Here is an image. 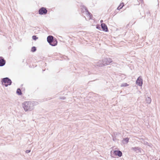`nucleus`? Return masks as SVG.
Instances as JSON below:
<instances>
[{
    "instance_id": "1",
    "label": "nucleus",
    "mask_w": 160,
    "mask_h": 160,
    "mask_svg": "<svg viewBox=\"0 0 160 160\" xmlns=\"http://www.w3.org/2000/svg\"><path fill=\"white\" fill-rule=\"evenodd\" d=\"M22 107L26 112L30 111L34 109V105L31 102L26 101L22 103Z\"/></svg>"
},
{
    "instance_id": "2",
    "label": "nucleus",
    "mask_w": 160,
    "mask_h": 160,
    "mask_svg": "<svg viewBox=\"0 0 160 160\" xmlns=\"http://www.w3.org/2000/svg\"><path fill=\"white\" fill-rule=\"evenodd\" d=\"M47 41L49 44L52 46H55L57 45V40L52 36H48L47 38Z\"/></svg>"
},
{
    "instance_id": "3",
    "label": "nucleus",
    "mask_w": 160,
    "mask_h": 160,
    "mask_svg": "<svg viewBox=\"0 0 160 160\" xmlns=\"http://www.w3.org/2000/svg\"><path fill=\"white\" fill-rule=\"evenodd\" d=\"M1 82L2 84L5 87L11 85L12 83L11 80L8 78L6 77L2 78Z\"/></svg>"
},
{
    "instance_id": "4",
    "label": "nucleus",
    "mask_w": 160,
    "mask_h": 160,
    "mask_svg": "<svg viewBox=\"0 0 160 160\" xmlns=\"http://www.w3.org/2000/svg\"><path fill=\"white\" fill-rule=\"evenodd\" d=\"M112 60L111 58H106L103 59L102 62V63L101 64L100 66H106L109 64L110 63L112 62Z\"/></svg>"
},
{
    "instance_id": "5",
    "label": "nucleus",
    "mask_w": 160,
    "mask_h": 160,
    "mask_svg": "<svg viewBox=\"0 0 160 160\" xmlns=\"http://www.w3.org/2000/svg\"><path fill=\"white\" fill-rule=\"evenodd\" d=\"M81 9L82 13H84L85 12H86L87 14L88 15L90 19H92L91 17H92V15L91 13L88 11V8L85 6L84 5L82 6Z\"/></svg>"
},
{
    "instance_id": "6",
    "label": "nucleus",
    "mask_w": 160,
    "mask_h": 160,
    "mask_svg": "<svg viewBox=\"0 0 160 160\" xmlns=\"http://www.w3.org/2000/svg\"><path fill=\"white\" fill-rule=\"evenodd\" d=\"M48 10H47L46 8L43 7H42L38 10V12L40 15H45L47 13Z\"/></svg>"
},
{
    "instance_id": "7",
    "label": "nucleus",
    "mask_w": 160,
    "mask_h": 160,
    "mask_svg": "<svg viewBox=\"0 0 160 160\" xmlns=\"http://www.w3.org/2000/svg\"><path fill=\"white\" fill-rule=\"evenodd\" d=\"M136 84L140 86H142V85L143 80L140 77H139L136 80Z\"/></svg>"
},
{
    "instance_id": "8",
    "label": "nucleus",
    "mask_w": 160,
    "mask_h": 160,
    "mask_svg": "<svg viewBox=\"0 0 160 160\" xmlns=\"http://www.w3.org/2000/svg\"><path fill=\"white\" fill-rule=\"evenodd\" d=\"M101 28L102 29V31L105 32L108 31V28L106 24L104 23H102L101 24Z\"/></svg>"
},
{
    "instance_id": "9",
    "label": "nucleus",
    "mask_w": 160,
    "mask_h": 160,
    "mask_svg": "<svg viewBox=\"0 0 160 160\" xmlns=\"http://www.w3.org/2000/svg\"><path fill=\"white\" fill-rule=\"evenodd\" d=\"M113 154L115 156L121 157L122 155V152L120 150H115L113 151Z\"/></svg>"
},
{
    "instance_id": "10",
    "label": "nucleus",
    "mask_w": 160,
    "mask_h": 160,
    "mask_svg": "<svg viewBox=\"0 0 160 160\" xmlns=\"http://www.w3.org/2000/svg\"><path fill=\"white\" fill-rule=\"evenodd\" d=\"M132 149L137 152L142 153V151H143V150L142 148L139 147L132 148Z\"/></svg>"
},
{
    "instance_id": "11",
    "label": "nucleus",
    "mask_w": 160,
    "mask_h": 160,
    "mask_svg": "<svg viewBox=\"0 0 160 160\" xmlns=\"http://www.w3.org/2000/svg\"><path fill=\"white\" fill-rule=\"evenodd\" d=\"M6 63V61L2 57H0V66H4Z\"/></svg>"
},
{
    "instance_id": "12",
    "label": "nucleus",
    "mask_w": 160,
    "mask_h": 160,
    "mask_svg": "<svg viewBox=\"0 0 160 160\" xmlns=\"http://www.w3.org/2000/svg\"><path fill=\"white\" fill-rule=\"evenodd\" d=\"M129 140V138H125L123 139V140L122 141V142L123 144H127V143L128 142Z\"/></svg>"
},
{
    "instance_id": "13",
    "label": "nucleus",
    "mask_w": 160,
    "mask_h": 160,
    "mask_svg": "<svg viewBox=\"0 0 160 160\" xmlns=\"http://www.w3.org/2000/svg\"><path fill=\"white\" fill-rule=\"evenodd\" d=\"M16 93L18 95H21L22 94L21 90V89L19 88H18L17 89L16 91Z\"/></svg>"
},
{
    "instance_id": "14",
    "label": "nucleus",
    "mask_w": 160,
    "mask_h": 160,
    "mask_svg": "<svg viewBox=\"0 0 160 160\" xmlns=\"http://www.w3.org/2000/svg\"><path fill=\"white\" fill-rule=\"evenodd\" d=\"M124 6V3L123 2L121 3L119 6L118 7L117 9L119 10L122 8L123 6Z\"/></svg>"
},
{
    "instance_id": "15",
    "label": "nucleus",
    "mask_w": 160,
    "mask_h": 160,
    "mask_svg": "<svg viewBox=\"0 0 160 160\" xmlns=\"http://www.w3.org/2000/svg\"><path fill=\"white\" fill-rule=\"evenodd\" d=\"M146 101L147 103L150 104L151 101V99L150 97H148L146 98Z\"/></svg>"
},
{
    "instance_id": "16",
    "label": "nucleus",
    "mask_w": 160,
    "mask_h": 160,
    "mask_svg": "<svg viewBox=\"0 0 160 160\" xmlns=\"http://www.w3.org/2000/svg\"><path fill=\"white\" fill-rule=\"evenodd\" d=\"M37 50L36 48L35 47L33 46L32 47L31 49V52H35Z\"/></svg>"
},
{
    "instance_id": "17",
    "label": "nucleus",
    "mask_w": 160,
    "mask_h": 160,
    "mask_svg": "<svg viewBox=\"0 0 160 160\" xmlns=\"http://www.w3.org/2000/svg\"><path fill=\"white\" fill-rule=\"evenodd\" d=\"M96 28L99 30H101V25H100L99 24H97L96 26Z\"/></svg>"
},
{
    "instance_id": "18",
    "label": "nucleus",
    "mask_w": 160,
    "mask_h": 160,
    "mask_svg": "<svg viewBox=\"0 0 160 160\" xmlns=\"http://www.w3.org/2000/svg\"><path fill=\"white\" fill-rule=\"evenodd\" d=\"M32 39L34 40H36L38 39V38L36 35H33L32 36Z\"/></svg>"
},
{
    "instance_id": "19",
    "label": "nucleus",
    "mask_w": 160,
    "mask_h": 160,
    "mask_svg": "<svg viewBox=\"0 0 160 160\" xmlns=\"http://www.w3.org/2000/svg\"><path fill=\"white\" fill-rule=\"evenodd\" d=\"M128 85H129L128 84H127L126 83H123L121 85V86L126 87H127V86H128Z\"/></svg>"
},
{
    "instance_id": "20",
    "label": "nucleus",
    "mask_w": 160,
    "mask_h": 160,
    "mask_svg": "<svg viewBox=\"0 0 160 160\" xmlns=\"http://www.w3.org/2000/svg\"><path fill=\"white\" fill-rule=\"evenodd\" d=\"M112 140L114 141H116L117 140V139L116 138V137H114L112 138Z\"/></svg>"
},
{
    "instance_id": "21",
    "label": "nucleus",
    "mask_w": 160,
    "mask_h": 160,
    "mask_svg": "<svg viewBox=\"0 0 160 160\" xmlns=\"http://www.w3.org/2000/svg\"><path fill=\"white\" fill-rule=\"evenodd\" d=\"M31 152V150H26L25 151V152L27 153H29Z\"/></svg>"
},
{
    "instance_id": "22",
    "label": "nucleus",
    "mask_w": 160,
    "mask_h": 160,
    "mask_svg": "<svg viewBox=\"0 0 160 160\" xmlns=\"http://www.w3.org/2000/svg\"><path fill=\"white\" fill-rule=\"evenodd\" d=\"M60 99L64 100L66 99V98L64 97H61L60 98Z\"/></svg>"
},
{
    "instance_id": "23",
    "label": "nucleus",
    "mask_w": 160,
    "mask_h": 160,
    "mask_svg": "<svg viewBox=\"0 0 160 160\" xmlns=\"http://www.w3.org/2000/svg\"><path fill=\"white\" fill-rule=\"evenodd\" d=\"M103 22V20H102L100 21V22L102 23Z\"/></svg>"
},
{
    "instance_id": "24",
    "label": "nucleus",
    "mask_w": 160,
    "mask_h": 160,
    "mask_svg": "<svg viewBox=\"0 0 160 160\" xmlns=\"http://www.w3.org/2000/svg\"><path fill=\"white\" fill-rule=\"evenodd\" d=\"M24 59L23 60L22 62H24Z\"/></svg>"
},
{
    "instance_id": "25",
    "label": "nucleus",
    "mask_w": 160,
    "mask_h": 160,
    "mask_svg": "<svg viewBox=\"0 0 160 160\" xmlns=\"http://www.w3.org/2000/svg\"><path fill=\"white\" fill-rule=\"evenodd\" d=\"M157 160L156 159V160Z\"/></svg>"
}]
</instances>
